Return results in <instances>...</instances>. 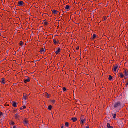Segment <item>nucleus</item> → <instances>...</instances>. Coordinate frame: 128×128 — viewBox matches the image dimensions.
<instances>
[{"instance_id": "f257e3e1", "label": "nucleus", "mask_w": 128, "mask_h": 128, "mask_svg": "<svg viewBox=\"0 0 128 128\" xmlns=\"http://www.w3.org/2000/svg\"><path fill=\"white\" fill-rule=\"evenodd\" d=\"M114 108H115V110H122V103L120 102H116L114 104Z\"/></svg>"}, {"instance_id": "f03ea898", "label": "nucleus", "mask_w": 128, "mask_h": 128, "mask_svg": "<svg viewBox=\"0 0 128 128\" xmlns=\"http://www.w3.org/2000/svg\"><path fill=\"white\" fill-rule=\"evenodd\" d=\"M24 80V82L25 84H28V82H30V78L28 76L25 77Z\"/></svg>"}, {"instance_id": "7ed1b4c3", "label": "nucleus", "mask_w": 128, "mask_h": 128, "mask_svg": "<svg viewBox=\"0 0 128 128\" xmlns=\"http://www.w3.org/2000/svg\"><path fill=\"white\" fill-rule=\"evenodd\" d=\"M18 4V6H24V2L22 1H19Z\"/></svg>"}, {"instance_id": "20e7f679", "label": "nucleus", "mask_w": 128, "mask_h": 128, "mask_svg": "<svg viewBox=\"0 0 128 128\" xmlns=\"http://www.w3.org/2000/svg\"><path fill=\"white\" fill-rule=\"evenodd\" d=\"M24 126H28V120L26 119H25L24 121Z\"/></svg>"}, {"instance_id": "39448f33", "label": "nucleus", "mask_w": 128, "mask_h": 128, "mask_svg": "<svg viewBox=\"0 0 128 128\" xmlns=\"http://www.w3.org/2000/svg\"><path fill=\"white\" fill-rule=\"evenodd\" d=\"M5 82H6V79L4 78H2L1 81L2 84H6Z\"/></svg>"}, {"instance_id": "423d86ee", "label": "nucleus", "mask_w": 128, "mask_h": 128, "mask_svg": "<svg viewBox=\"0 0 128 128\" xmlns=\"http://www.w3.org/2000/svg\"><path fill=\"white\" fill-rule=\"evenodd\" d=\"M52 12H53V14H58V11L56 10H52Z\"/></svg>"}, {"instance_id": "0eeeda50", "label": "nucleus", "mask_w": 128, "mask_h": 128, "mask_svg": "<svg viewBox=\"0 0 128 128\" xmlns=\"http://www.w3.org/2000/svg\"><path fill=\"white\" fill-rule=\"evenodd\" d=\"M12 106L14 108H18V103H16V102H14Z\"/></svg>"}, {"instance_id": "6e6552de", "label": "nucleus", "mask_w": 128, "mask_h": 128, "mask_svg": "<svg viewBox=\"0 0 128 128\" xmlns=\"http://www.w3.org/2000/svg\"><path fill=\"white\" fill-rule=\"evenodd\" d=\"M118 65H116V66H114V72H116V70H118Z\"/></svg>"}, {"instance_id": "1a4fd4ad", "label": "nucleus", "mask_w": 128, "mask_h": 128, "mask_svg": "<svg viewBox=\"0 0 128 128\" xmlns=\"http://www.w3.org/2000/svg\"><path fill=\"white\" fill-rule=\"evenodd\" d=\"M40 54H44V52H46V51L44 48H42L40 50Z\"/></svg>"}, {"instance_id": "9d476101", "label": "nucleus", "mask_w": 128, "mask_h": 128, "mask_svg": "<svg viewBox=\"0 0 128 128\" xmlns=\"http://www.w3.org/2000/svg\"><path fill=\"white\" fill-rule=\"evenodd\" d=\"M60 52V48H59L56 51V54H58Z\"/></svg>"}, {"instance_id": "9b49d317", "label": "nucleus", "mask_w": 128, "mask_h": 128, "mask_svg": "<svg viewBox=\"0 0 128 128\" xmlns=\"http://www.w3.org/2000/svg\"><path fill=\"white\" fill-rule=\"evenodd\" d=\"M107 128H114V127L112 126H110V123L107 124Z\"/></svg>"}, {"instance_id": "f8f14e48", "label": "nucleus", "mask_w": 128, "mask_h": 128, "mask_svg": "<svg viewBox=\"0 0 128 128\" xmlns=\"http://www.w3.org/2000/svg\"><path fill=\"white\" fill-rule=\"evenodd\" d=\"M27 98H28V94H24V100H26Z\"/></svg>"}, {"instance_id": "ddd939ff", "label": "nucleus", "mask_w": 128, "mask_h": 128, "mask_svg": "<svg viewBox=\"0 0 128 128\" xmlns=\"http://www.w3.org/2000/svg\"><path fill=\"white\" fill-rule=\"evenodd\" d=\"M72 120L74 122H76V120H78V118H72Z\"/></svg>"}, {"instance_id": "4468645a", "label": "nucleus", "mask_w": 128, "mask_h": 128, "mask_svg": "<svg viewBox=\"0 0 128 128\" xmlns=\"http://www.w3.org/2000/svg\"><path fill=\"white\" fill-rule=\"evenodd\" d=\"M124 74L126 76H128V72H127L126 70L124 71Z\"/></svg>"}, {"instance_id": "2eb2a0df", "label": "nucleus", "mask_w": 128, "mask_h": 128, "mask_svg": "<svg viewBox=\"0 0 128 128\" xmlns=\"http://www.w3.org/2000/svg\"><path fill=\"white\" fill-rule=\"evenodd\" d=\"M81 122H82V124H84L86 122V119L85 118L84 120H82Z\"/></svg>"}, {"instance_id": "dca6fc26", "label": "nucleus", "mask_w": 128, "mask_h": 128, "mask_svg": "<svg viewBox=\"0 0 128 128\" xmlns=\"http://www.w3.org/2000/svg\"><path fill=\"white\" fill-rule=\"evenodd\" d=\"M20 116H18V114H15V118H16V120L20 118Z\"/></svg>"}, {"instance_id": "f3484780", "label": "nucleus", "mask_w": 128, "mask_h": 128, "mask_svg": "<svg viewBox=\"0 0 128 128\" xmlns=\"http://www.w3.org/2000/svg\"><path fill=\"white\" fill-rule=\"evenodd\" d=\"M52 105L48 106V110H52Z\"/></svg>"}, {"instance_id": "a211bd4d", "label": "nucleus", "mask_w": 128, "mask_h": 128, "mask_svg": "<svg viewBox=\"0 0 128 128\" xmlns=\"http://www.w3.org/2000/svg\"><path fill=\"white\" fill-rule=\"evenodd\" d=\"M70 6L67 5V6H66V7L65 8H66V10H70Z\"/></svg>"}, {"instance_id": "6ab92c4d", "label": "nucleus", "mask_w": 128, "mask_h": 128, "mask_svg": "<svg viewBox=\"0 0 128 128\" xmlns=\"http://www.w3.org/2000/svg\"><path fill=\"white\" fill-rule=\"evenodd\" d=\"M45 96H46L47 98H50V95L48 93H45Z\"/></svg>"}, {"instance_id": "aec40b11", "label": "nucleus", "mask_w": 128, "mask_h": 128, "mask_svg": "<svg viewBox=\"0 0 128 128\" xmlns=\"http://www.w3.org/2000/svg\"><path fill=\"white\" fill-rule=\"evenodd\" d=\"M25 108H26V106H23L20 108L21 110H25Z\"/></svg>"}, {"instance_id": "412c9836", "label": "nucleus", "mask_w": 128, "mask_h": 128, "mask_svg": "<svg viewBox=\"0 0 128 128\" xmlns=\"http://www.w3.org/2000/svg\"><path fill=\"white\" fill-rule=\"evenodd\" d=\"M120 78H124V74L122 73H120Z\"/></svg>"}, {"instance_id": "4be33fe9", "label": "nucleus", "mask_w": 128, "mask_h": 128, "mask_svg": "<svg viewBox=\"0 0 128 128\" xmlns=\"http://www.w3.org/2000/svg\"><path fill=\"white\" fill-rule=\"evenodd\" d=\"M92 38L93 40H94V38H96V34H94Z\"/></svg>"}, {"instance_id": "5701e85b", "label": "nucleus", "mask_w": 128, "mask_h": 128, "mask_svg": "<svg viewBox=\"0 0 128 128\" xmlns=\"http://www.w3.org/2000/svg\"><path fill=\"white\" fill-rule=\"evenodd\" d=\"M108 80H112V76H109Z\"/></svg>"}, {"instance_id": "b1692460", "label": "nucleus", "mask_w": 128, "mask_h": 128, "mask_svg": "<svg viewBox=\"0 0 128 128\" xmlns=\"http://www.w3.org/2000/svg\"><path fill=\"white\" fill-rule=\"evenodd\" d=\"M66 126V128H68L69 126H70V124L68 122H66L65 124Z\"/></svg>"}, {"instance_id": "393cba45", "label": "nucleus", "mask_w": 128, "mask_h": 128, "mask_svg": "<svg viewBox=\"0 0 128 128\" xmlns=\"http://www.w3.org/2000/svg\"><path fill=\"white\" fill-rule=\"evenodd\" d=\"M113 116H114L113 118L114 119L116 118V114H114Z\"/></svg>"}, {"instance_id": "a878e982", "label": "nucleus", "mask_w": 128, "mask_h": 128, "mask_svg": "<svg viewBox=\"0 0 128 128\" xmlns=\"http://www.w3.org/2000/svg\"><path fill=\"white\" fill-rule=\"evenodd\" d=\"M19 44L20 46H22V44H24V42H20Z\"/></svg>"}, {"instance_id": "bb28decb", "label": "nucleus", "mask_w": 128, "mask_h": 128, "mask_svg": "<svg viewBox=\"0 0 128 128\" xmlns=\"http://www.w3.org/2000/svg\"><path fill=\"white\" fill-rule=\"evenodd\" d=\"M54 44H58V42H56V40H54Z\"/></svg>"}, {"instance_id": "cd10ccee", "label": "nucleus", "mask_w": 128, "mask_h": 128, "mask_svg": "<svg viewBox=\"0 0 128 128\" xmlns=\"http://www.w3.org/2000/svg\"><path fill=\"white\" fill-rule=\"evenodd\" d=\"M44 24H45L46 26H48V22H44Z\"/></svg>"}, {"instance_id": "c85d7f7f", "label": "nucleus", "mask_w": 128, "mask_h": 128, "mask_svg": "<svg viewBox=\"0 0 128 128\" xmlns=\"http://www.w3.org/2000/svg\"><path fill=\"white\" fill-rule=\"evenodd\" d=\"M63 90H64V92H66V88H63Z\"/></svg>"}, {"instance_id": "c756f323", "label": "nucleus", "mask_w": 128, "mask_h": 128, "mask_svg": "<svg viewBox=\"0 0 128 128\" xmlns=\"http://www.w3.org/2000/svg\"><path fill=\"white\" fill-rule=\"evenodd\" d=\"M3 116L2 112H0V116Z\"/></svg>"}, {"instance_id": "7c9ffc66", "label": "nucleus", "mask_w": 128, "mask_h": 128, "mask_svg": "<svg viewBox=\"0 0 128 128\" xmlns=\"http://www.w3.org/2000/svg\"><path fill=\"white\" fill-rule=\"evenodd\" d=\"M103 20H106V17H104V18H103Z\"/></svg>"}, {"instance_id": "2f4dec72", "label": "nucleus", "mask_w": 128, "mask_h": 128, "mask_svg": "<svg viewBox=\"0 0 128 128\" xmlns=\"http://www.w3.org/2000/svg\"><path fill=\"white\" fill-rule=\"evenodd\" d=\"M11 124H12V126H14V122H11Z\"/></svg>"}, {"instance_id": "473e14b6", "label": "nucleus", "mask_w": 128, "mask_h": 128, "mask_svg": "<svg viewBox=\"0 0 128 128\" xmlns=\"http://www.w3.org/2000/svg\"><path fill=\"white\" fill-rule=\"evenodd\" d=\"M76 50H80V47H77Z\"/></svg>"}, {"instance_id": "72a5a7b5", "label": "nucleus", "mask_w": 128, "mask_h": 128, "mask_svg": "<svg viewBox=\"0 0 128 128\" xmlns=\"http://www.w3.org/2000/svg\"><path fill=\"white\" fill-rule=\"evenodd\" d=\"M128 86V82H126V86L127 87Z\"/></svg>"}, {"instance_id": "f704fd0d", "label": "nucleus", "mask_w": 128, "mask_h": 128, "mask_svg": "<svg viewBox=\"0 0 128 128\" xmlns=\"http://www.w3.org/2000/svg\"><path fill=\"white\" fill-rule=\"evenodd\" d=\"M84 118V116H82L81 120H82Z\"/></svg>"}, {"instance_id": "c9c22d12", "label": "nucleus", "mask_w": 128, "mask_h": 128, "mask_svg": "<svg viewBox=\"0 0 128 128\" xmlns=\"http://www.w3.org/2000/svg\"><path fill=\"white\" fill-rule=\"evenodd\" d=\"M53 102V104H54V102H56V100H53V102Z\"/></svg>"}, {"instance_id": "e433bc0d", "label": "nucleus", "mask_w": 128, "mask_h": 128, "mask_svg": "<svg viewBox=\"0 0 128 128\" xmlns=\"http://www.w3.org/2000/svg\"><path fill=\"white\" fill-rule=\"evenodd\" d=\"M13 128H16V126H14Z\"/></svg>"}, {"instance_id": "4c0bfd02", "label": "nucleus", "mask_w": 128, "mask_h": 128, "mask_svg": "<svg viewBox=\"0 0 128 128\" xmlns=\"http://www.w3.org/2000/svg\"><path fill=\"white\" fill-rule=\"evenodd\" d=\"M61 128H64V126H62Z\"/></svg>"}, {"instance_id": "58836bf2", "label": "nucleus", "mask_w": 128, "mask_h": 128, "mask_svg": "<svg viewBox=\"0 0 128 128\" xmlns=\"http://www.w3.org/2000/svg\"><path fill=\"white\" fill-rule=\"evenodd\" d=\"M40 60H37V62H40Z\"/></svg>"}, {"instance_id": "ea45409f", "label": "nucleus", "mask_w": 128, "mask_h": 128, "mask_svg": "<svg viewBox=\"0 0 128 128\" xmlns=\"http://www.w3.org/2000/svg\"><path fill=\"white\" fill-rule=\"evenodd\" d=\"M40 60H37V62H40Z\"/></svg>"}]
</instances>
